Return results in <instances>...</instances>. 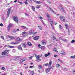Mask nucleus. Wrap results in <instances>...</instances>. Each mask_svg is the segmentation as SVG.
<instances>
[{
	"instance_id": "f257e3e1",
	"label": "nucleus",
	"mask_w": 75,
	"mask_h": 75,
	"mask_svg": "<svg viewBox=\"0 0 75 75\" xmlns=\"http://www.w3.org/2000/svg\"><path fill=\"white\" fill-rule=\"evenodd\" d=\"M9 50H5L4 51L2 52V55H4L5 57H7L8 56V53L9 52Z\"/></svg>"
},
{
	"instance_id": "f03ea898",
	"label": "nucleus",
	"mask_w": 75,
	"mask_h": 75,
	"mask_svg": "<svg viewBox=\"0 0 75 75\" xmlns=\"http://www.w3.org/2000/svg\"><path fill=\"white\" fill-rule=\"evenodd\" d=\"M59 18L63 22H65V18L62 16H59Z\"/></svg>"
},
{
	"instance_id": "7ed1b4c3",
	"label": "nucleus",
	"mask_w": 75,
	"mask_h": 75,
	"mask_svg": "<svg viewBox=\"0 0 75 75\" xmlns=\"http://www.w3.org/2000/svg\"><path fill=\"white\" fill-rule=\"evenodd\" d=\"M13 19L16 23H18V18L17 17V16H15L13 17Z\"/></svg>"
},
{
	"instance_id": "20e7f679",
	"label": "nucleus",
	"mask_w": 75,
	"mask_h": 75,
	"mask_svg": "<svg viewBox=\"0 0 75 75\" xmlns=\"http://www.w3.org/2000/svg\"><path fill=\"white\" fill-rule=\"evenodd\" d=\"M40 56L39 55H38L36 57V59H37L36 60V61H37V62H39V61H41V59H40Z\"/></svg>"
},
{
	"instance_id": "39448f33",
	"label": "nucleus",
	"mask_w": 75,
	"mask_h": 75,
	"mask_svg": "<svg viewBox=\"0 0 75 75\" xmlns=\"http://www.w3.org/2000/svg\"><path fill=\"white\" fill-rule=\"evenodd\" d=\"M28 32H23L21 34L22 35H24V34H25V37H26L28 35Z\"/></svg>"
},
{
	"instance_id": "423d86ee",
	"label": "nucleus",
	"mask_w": 75,
	"mask_h": 75,
	"mask_svg": "<svg viewBox=\"0 0 75 75\" xmlns=\"http://www.w3.org/2000/svg\"><path fill=\"white\" fill-rule=\"evenodd\" d=\"M46 41L45 40H42L41 41V43L42 45H46Z\"/></svg>"
},
{
	"instance_id": "0eeeda50",
	"label": "nucleus",
	"mask_w": 75,
	"mask_h": 75,
	"mask_svg": "<svg viewBox=\"0 0 75 75\" xmlns=\"http://www.w3.org/2000/svg\"><path fill=\"white\" fill-rule=\"evenodd\" d=\"M10 11H11V9L10 8L8 9L7 12L8 17H9V16H10Z\"/></svg>"
},
{
	"instance_id": "6e6552de",
	"label": "nucleus",
	"mask_w": 75,
	"mask_h": 75,
	"mask_svg": "<svg viewBox=\"0 0 75 75\" xmlns=\"http://www.w3.org/2000/svg\"><path fill=\"white\" fill-rule=\"evenodd\" d=\"M34 30H30V31L28 32V34H29V35H32V34L34 33Z\"/></svg>"
},
{
	"instance_id": "1a4fd4ad",
	"label": "nucleus",
	"mask_w": 75,
	"mask_h": 75,
	"mask_svg": "<svg viewBox=\"0 0 75 75\" xmlns=\"http://www.w3.org/2000/svg\"><path fill=\"white\" fill-rule=\"evenodd\" d=\"M40 36H37L34 37L33 40H38Z\"/></svg>"
},
{
	"instance_id": "9d476101",
	"label": "nucleus",
	"mask_w": 75,
	"mask_h": 75,
	"mask_svg": "<svg viewBox=\"0 0 75 75\" xmlns=\"http://www.w3.org/2000/svg\"><path fill=\"white\" fill-rule=\"evenodd\" d=\"M17 48L19 50L23 51V49L22 48V47H21V46L20 45H19Z\"/></svg>"
},
{
	"instance_id": "9b49d317",
	"label": "nucleus",
	"mask_w": 75,
	"mask_h": 75,
	"mask_svg": "<svg viewBox=\"0 0 75 75\" xmlns=\"http://www.w3.org/2000/svg\"><path fill=\"white\" fill-rule=\"evenodd\" d=\"M60 8H61L63 12H65V10H64V8L62 7V6L61 5L59 6Z\"/></svg>"
},
{
	"instance_id": "f8f14e48",
	"label": "nucleus",
	"mask_w": 75,
	"mask_h": 75,
	"mask_svg": "<svg viewBox=\"0 0 75 75\" xmlns=\"http://www.w3.org/2000/svg\"><path fill=\"white\" fill-rule=\"evenodd\" d=\"M60 54H61L62 55H65V52H64V51L63 50H62L60 52Z\"/></svg>"
},
{
	"instance_id": "ddd939ff",
	"label": "nucleus",
	"mask_w": 75,
	"mask_h": 75,
	"mask_svg": "<svg viewBox=\"0 0 75 75\" xmlns=\"http://www.w3.org/2000/svg\"><path fill=\"white\" fill-rule=\"evenodd\" d=\"M50 24H51L52 27V25H53V21L52 19L50 20Z\"/></svg>"
},
{
	"instance_id": "4468645a",
	"label": "nucleus",
	"mask_w": 75,
	"mask_h": 75,
	"mask_svg": "<svg viewBox=\"0 0 75 75\" xmlns=\"http://www.w3.org/2000/svg\"><path fill=\"white\" fill-rule=\"evenodd\" d=\"M50 70H51V68L47 69H46V72L47 73H48V72H49L50 71Z\"/></svg>"
},
{
	"instance_id": "2eb2a0df",
	"label": "nucleus",
	"mask_w": 75,
	"mask_h": 75,
	"mask_svg": "<svg viewBox=\"0 0 75 75\" xmlns=\"http://www.w3.org/2000/svg\"><path fill=\"white\" fill-rule=\"evenodd\" d=\"M53 51H55L56 52H57V53H58V51H57V48H53Z\"/></svg>"
},
{
	"instance_id": "dca6fc26",
	"label": "nucleus",
	"mask_w": 75,
	"mask_h": 75,
	"mask_svg": "<svg viewBox=\"0 0 75 75\" xmlns=\"http://www.w3.org/2000/svg\"><path fill=\"white\" fill-rule=\"evenodd\" d=\"M16 40L17 41H21L23 39H20V38H16Z\"/></svg>"
},
{
	"instance_id": "f3484780",
	"label": "nucleus",
	"mask_w": 75,
	"mask_h": 75,
	"mask_svg": "<svg viewBox=\"0 0 75 75\" xmlns=\"http://www.w3.org/2000/svg\"><path fill=\"white\" fill-rule=\"evenodd\" d=\"M52 61L50 60V61L49 63L48 64L49 67H50L51 65V64H52Z\"/></svg>"
},
{
	"instance_id": "a211bd4d",
	"label": "nucleus",
	"mask_w": 75,
	"mask_h": 75,
	"mask_svg": "<svg viewBox=\"0 0 75 75\" xmlns=\"http://www.w3.org/2000/svg\"><path fill=\"white\" fill-rule=\"evenodd\" d=\"M52 36L53 38V39L54 40H55V41H58V40L57 39V38H56L54 35H53Z\"/></svg>"
},
{
	"instance_id": "6ab92c4d",
	"label": "nucleus",
	"mask_w": 75,
	"mask_h": 75,
	"mask_svg": "<svg viewBox=\"0 0 75 75\" xmlns=\"http://www.w3.org/2000/svg\"><path fill=\"white\" fill-rule=\"evenodd\" d=\"M40 48L42 50H44L45 49V46H41L40 47Z\"/></svg>"
},
{
	"instance_id": "aec40b11",
	"label": "nucleus",
	"mask_w": 75,
	"mask_h": 75,
	"mask_svg": "<svg viewBox=\"0 0 75 75\" xmlns=\"http://www.w3.org/2000/svg\"><path fill=\"white\" fill-rule=\"evenodd\" d=\"M36 3L38 4H41L42 3V2L40 1H36Z\"/></svg>"
},
{
	"instance_id": "412c9836",
	"label": "nucleus",
	"mask_w": 75,
	"mask_h": 75,
	"mask_svg": "<svg viewBox=\"0 0 75 75\" xmlns=\"http://www.w3.org/2000/svg\"><path fill=\"white\" fill-rule=\"evenodd\" d=\"M27 44L29 46H31V45H32V44H31V42H27Z\"/></svg>"
},
{
	"instance_id": "4be33fe9",
	"label": "nucleus",
	"mask_w": 75,
	"mask_h": 75,
	"mask_svg": "<svg viewBox=\"0 0 75 75\" xmlns=\"http://www.w3.org/2000/svg\"><path fill=\"white\" fill-rule=\"evenodd\" d=\"M50 54H51V53H48V54H45V57H48V56L49 55H50Z\"/></svg>"
},
{
	"instance_id": "5701e85b",
	"label": "nucleus",
	"mask_w": 75,
	"mask_h": 75,
	"mask_svg": "<svg viewBox=\"0 0 75 75\" xmlns=\"http://www.w3.org/2000/svg\"><path fill=\"white\" fill-rule=\"evenodd\" d=\"M25 60L24 59H22L21 60V63H23V62L25 61Z\"/></svg>"
},
{
	"instance_id": "b1692460",
	"label": "nucleus",
	"mask_w": 75,
	"mask_h": 75,
	"mask_svg": "<svg viewBox=\"0 0 75 75\" xmlns=\"http://www.w3.org/2000/svg\"><path fill=\"white\" fill-rule=\"evenodd\" d=\"M38 27L39 30H42V27H41V26H38Z\"/></svg>"
},
{
	"instance_id": "393cba45",
	"label": "nucleus",
	"mask_w": 75,
	"mask_h": 75,
	"mask_svg": "<svg viewBox=\"0 0 75 75\" xmlns=\"http://www.w3.org/2000/svg\"><path fill=\"white\" fill-rule=\"evenodd\" d=\"M32 9L34 11H35V7L34 6H33L32 7Z\"/></svg>"
},
{
	"instance_id": "a878e982",
	"label": "nucleus",
	"mask_w": 75,
	"mask_h": 75,
	"mask_svg": "<svg viewBox=\"0 0 75 75\" xmlns=\"http://www.w3.org/2000/svg\"><path fill=\"white\" fill-rule=\"evenodd\" d=\"M13 24H9V25H8V27H11V26H12V25H13Z\"/></svg>"
},
{
	"instance_id": "bb28decb",
	"label": "nucleus",
	"mask_w": 75,
	"mask_h": 75,
	"mask_svg": "<svg viewBox=\"0 0 75 75\" xmlns=\"http://www.w3.org/2000/svg\"><path fill=\"white\" fill-rule=\"evenodd\" d=\"M14 46H9V48H14Z\"/></svg>"
},
{
	"instance_id": "cd10ccee",
	"label": "nucleus",
	"mask_w": 75,
	"mask_h": 75,
	"mask_svg": "<svg viewBox=\"0 0 75 75\" xmlns=\"http://www.w3.org/2000/svg\"><path fill=\"white\" fill-rule=\"evenodd\" d=\"M4 47L6 48V47H8V48H9V45H5L4 46Z\"/></svg>"
},
{
	"instance_id": "c85d7f7f",
	"label": "nucleus",
	"mask_w": 75,
	"mask_h": 75,
	"mask_svg": "<svg viewBox=\"0 0 75 75\" xmlns=\"http://www.w3.org/2000/svg\"><path fill=\"white\" fill-rule=\"evenodd\" d=\"M21 27L22 28H23V29H25V28H26V27L24 26H22Z\"/></svg>"
},
{
	"instance_id": "c756f323",
	"label": "nucleus",
	"mask_w": 75,
	"mask_h": 75,
	"mask_svg": "<svg viewBox=\"0 0 75 75\" xmlns=\"http://www.w3.org/2000/svg\"><path fill=\"white\" fill-rule=\"evenodd\" d=\"M60 66V65H59V64H56V67H57V68H59V67Z\"/></svg>"
},
{
	"instance_id": "7c9ffc66",
	"label": "nucleus",
	"mask_w": 75,
	"mask_h": 75,
	"mask_svg": "<svg viewBox=\"0 0 75 75\" xmlns=\"http://www.w3.org/2000/svg\"><path fill=\"white\" fill-rule=\"evenodd\" d=\"M59 27L60 29H62V26L61 25H59Z\"/></svg>"
},
{
	"instance_id": "2f4dec72",
	"label": "nucleus",
	"mask_w": 75,
	"mask_h": 75,
	"mask_svg": "<svg viewBox=\"0 0 75 75\" xmlns=\"http://www.w3.org/2000/svg\"><path fill=\"white\" fill-rule=\"evenodd\" d=\"M40 6H41V5H39L38 6H36V8H40Z\"/></svg>"
},
{
	"instance_id": "473e14b6",
	"label": "nucleus",
	"mask_w": 75,
	"mask_h": 75,
	"mask_svg": "<svg viewBox=\"0 0 75 75\" xmlns=\"http://www.w3.org/2000/svg\"><path fill=\"white\" fill-rule=\"evenodd\" d=\"M18 44H19V42H18L16 41L15 42V45Z\"/></svg>"
},
{
	"instance_id": "72a5a7b5",
	"label": "nucleus",
	"mask_w": 75,
	"mask_h": 75,
	"mask_svg": "<svg viewBox=\"0 0 75 75\" xmlns=\"http://www.w3.org/2000/svg\"><path fill=\"white\" fill-rule=\"evenodd\" d=\"M71 58H73V59H74V58H75V55L71 56Z\"/></svg>"
},
{
	"instance_id": "f704fd0d",
	"label": "nucleus",
	"mask_w": 75,
	"mask_h": 75,
	"mask_svg": "<svg viewBox=\"0 0 75 75\" xmlns=\"http://www.w3.org/2000/svg\"><path fill=\"white\" fill-rule=\"evenodd\" d=\"M34 74V72L33 71H31V74L32 75H33Z\"/></svg>"
},
{
	"instance_id": "c9c22d12",
	"label": "nucleus",
	"mask_w": 75,
	"mask_h": 75,
	"mask_svg": "<svg viewBox=\"0 0 75 75\" xmlns=\"http://www.w3.org/2000/svg\"><path fill=\"white\" fill-rule=\"evenodd\" d=\"M38 17H39V18H40V19H42V17H41V16L39 15Z\"/></svg>"
},
{
	"instance_id": "e433bc0d",
	"label": "nucleus",
	"mask_w": 75,
	"mask_h": 75,
	"mask_svg": "<svg viewBox=\"0 0 75 75\" xmlns=\"http://www.w3.org/2000/svg\"><path fill=\"white\" fill-rule=\"evenodd\" d=\"M15 59H20V57H16Z\"/></svg>"
},
{
	"instance_id": "4c0bfd02",
	"label": "nucleus",
	"mask_w": 75,
	"mask_h": 75,
	"mask_svg": "<svg viewBox=\"0 0 75 75\" xmlns=\"http://www.w3.org/2000/svg\"><path fill=\"white\" fill-rule=\"evenodd\" d=\"M65 25L66 27V29H68V27H67V26H68V25L67 24H65Z\"/></svg>"
},
{
	"instance_id": "58836bf2",
	"label": "nucleus",
	"mask_w": 75,
	"mask_h": 75,
	"mask_svg": "<svg viewBox=\"0 0 75 75\" xmlns=\"http://www.w3.org/2000/svg\"><path fill=\"white\" fill-rule=\"evenodd\" d=\"M58 60L59 61V62H61V63H63V62L61 61V60L60 59H58Z\"/></svg>"
},
{
	"instance_id": "ea45409f",
	"label": "nucleus",
	"mask_w": 75,
	"mask_h": 75,
	"mask_svg": "<svg viewBox=\"0 0 75 75\" xmlns=\"http://www.w3.org/2000/svg\"><path fill=\"white\" fill-rule=\"evenodd\" d=\"M75 42V40H73L71 41V43H74V42Z\"/></svg>"
},
{
	"instance_id": "a19ab883",
	"label": "nucleus",
	"mask_w": 75,
	"mask_h": 75,
	"mask_svg": "<svg viewBox=\"0 0 75 75\" xmlns=\"http://www.w3.org/2000/svg\"><path fill=\"white\" fill-rule=\"evenodd\" d=\"M62 41H64V42H66V39H62Z\"/></svg>"
},
{
	"instance_id": "79ce46f5",
	"label": "nucleus",
	"mask_w": 75,
	"mask_h": 75,
	"mask_svg": "<svg viewBox=\"0 0 75 75\" xmlns=\"http://www.w3.org/2000/svg\"><path fill=\"white\" fill-rule=\"evenodd\" d=\"M38 67H39L40 69H41V68H42V66L41 65H39Z\"/></svg>"
},
{
	"instance_id": "37998d69",
	"label": "nucleus",
	"mask_w": 75,
	"mask_h": 75,
	"mask_svg": "<svg viewBox=\"0 0 75 75\" xmlns=\"http://www.w3.org/2000/svg\"><path fill=\"white\" fill-rule=\"evenodd\" d=\"M47 16L48 17V18H50V16H49V14L47 13Z\"/></svg>"
},
{
	"instance_id": "c03bdc74",
	"label": "nucleus",
	"mask_w": 75,
	"mask_h": 75,
	"mask_svg": "<svg viewBox=\"0 0 75 75\" xmlns=\"http://www.w3.org/2000/svg\"><path fill=\"white\" fill-rule=\"evenodd\" d=\"M15 42H12L11 43V44L12 45H15Z\"/></svg>"
},
{
	"instance_id": "a18cd8bd",
	"label": "nucleus",
	"mask_w": 75,
	"mask_h": 75,
	"mask_svg": "<svg viewBox=\"0 0 75 75\" xmlns=\"http://www.w3.org/2000/svg\"><path fill=\"white\" fill-rule=\"evenodd\" d=\"M47 2H48L49 4H51V2H50V1H47Z\"/></svg>"
},
{
	"instance_id": "49530a36",
	"label": "nucleus",
	"mask_w": 75,
	"mask_h": 75,
	"mask_svg": "<svg viewBox=\"0 0 75 75\" xmlns=\"http://www.w3.org/2000/svg\"><path fill=\"white\" fill-rule=\"evenodd\" d=\"M10 27H8V26L7 27V30L8 31H10Z\"/></svg>"
},
{
	"instance_id": "de8ad7c7",
	"label": "nucleus",
	"mask_w": 75,
	"mask_h": 75,
	"mask_svg": "<svg viewBox=\"0 0 75 75\" xmlns=\"http://www.w3.org/2000/svg\"><path fill=\"white\" fill-rule=\"evenodd\" d=\"M18 3H19L20 4H22V3H21V2H20V1H18Z\"/></svg>"
},
{
	"instance_id": "09e8293b",
	"label": "nucleus",
	"mask_w": 75,
	"mask_h": 75,
	"mask_svg": "<svg viewBox=\"0 0 75 75\" xmlns=\"http://www.w3.org/2000/svg\"><path fill=\"white\" fill-rule=\"evenodd\" d=\"M4 69H5V68L4 67H3L1 68V70H4Z\"/></svg>"
},
{
	"instance_id": "8fccbe9b",
	"label": "nucleus",
	"mask_w": 75,
	"mask_h": 75,
	"mask_svg": "<svg viewBox=\"0 0 75 75\" xmlns=\"http://www.w3.org/2000/svg\"><path fill=\"white\" fill-rule=\"evenodd\" d=\"M8 37L9 38H12V37L8 35Z\"/></svg>"
},
{
	"instance_id": "3c124183",
	"label": "nucleus",
	"mask_w": 75,
	"mask_h": 75,
	"mask_svg": "<svg viewBox=\"0 0 75 75\" xmlns=\"http://www.w3.org/2000/svg\"><path fill=\"white\" fill-rule=\"evenodd\" d=\"M30 68H34V67L33 66H30L29 67Z\"/></svg>"
},
{
	"instance_id": "603ef678",
	"label": "nucleus",
	"mask_w": 75,
	"mask_h": 75,
	"mask_svg": "<svg viewBox=\"0 0 75 75\" xmlns=\"http://www.w3.org/2000/svg\"><path fill=\"white\" fill-rule=\"evenodd\" d=\"M32 58H33V56H31L30 57H29V59H32Z\"/></svg>"
},
{
	"instance_id": "864d4df0",
	"label": "nucleus",
	"mask_w": 75,
	"mask_h": 75,
	"mask_svg": "<svg viewBox=\"0 0 75 75\" xmlns=\"http://www.w3.org/2000/svg\"><path fill=\"white\" fill-rule=\"evenodd\" d=\"M45 66H48V64L46 63V64H45Z\"/></svg>"
},
{
	"instance_id": "5fc2aeb1",
	"label": "nucleus",
	"mask_w": 75,
	"mask_h": 75,
	"mask_svg": "<svg viewBox=\"0 0 75 75\" xmlns=\"http://www.w3.org/2000/svg\"><path fill=\"white\" fill-rule=\"evenodd\" d=\"M0 25L1 27H3V23H1L0 24Z\"/></svg>"
},
{
	"instance_id": "6e6d98bb",
	"label": "nucleus",
	"mask_w": 75,
	"mask_h": 75,
	"mask_svg": "<svg viewBox=\"0 0 75 75\" xmlns=\"http://www.w3.org/2000/svg\"><path fill=\"white\" fill-rule=\"evenodd\" d=\"M1 38H2V39H3V40H4V36H1Z\"/></svg>"
},
{
	"instance_id": "4d7b16f0",
	"label": "nucleus",
	"mask_w": 75,
	"mask_h": 75,
	"mask_svg": "<svg viewBox=\"0 0 75 75\" xmlns=\"http://www.w3.org/2000/svg\"><path fill=\"white\" fill-rule=\"evenodd\" d=\"M50 10H51V11H52L53 12H54V11H53V10L52 9H51V8H50Z\"/></svg>"
},
{
	"instance_id": "13d9d810",
	"label": "nucleus",
	"mask_w": 75,
	"mask_h": 75,
	"mask_svg": "<svg viewBox=\"0 0 75 75\" xmlns=\"http://www.w3.org/2000/svg\"><path fill=\"white\" fill-rule=\"evenodd\" d=\"M73 74H75V70H74L73 71Z\"/></svg>"
},
{
	"instance_id": "bf43d9fd",
	"label": "nucleus",
	"mask_w": 75,
	"mask_h": 75,
	"mask_svg": "<svg viewBox=\"0 0 75 75\" xmlns=\"http://www.w3.org/2000/svg\"><path fill=\"white\" fill-rule=\"evenodd\" d=\"M59 39L60 40H62V38H61V37H60Z\"/></svg>"
},
{
	"instance_id": "052dcab7",
	"label": "nucleus",
	"mask_w": 75,
	"mask_h": 75,
	"mask_svg": "<svg viewBox=\"0 0 75 75\" xmlns=\"http://www.w3.org/2000/svg\"><path fill=\"white\" fill-rule=\"evenodd\" d=\"M25 15L26 16H28V15L26 13H25Z\"/></svg>"
},
{
	"instance_id": "680f3d73",
	"label": "nucleus",
	"mask_w": 75,
	"mask_h": 75,
	"mask_svg": "<svg viewBox=\"0 0 75 75\" xmlns=\"http://www.w3.org/2000/svg\"><path fill=\"white\" fill-rule=\"evenodd\" d=\"M38 47H41V45H40V44H38Z\"/></svg>"
},
{
	"instance_id": "e2e57ef3",
	"label": "nucleus",
	"mask_w": 75,
	"mask_h": 75,
	"mask_svg": "<svg viewBox=\"0 0 75 75\" xmlns=\"http://www.w3.org/2000/svg\"><path fill=\"white\" fill-rule=\"evenodd\" d=\"M24 3L26 4H28V3L27 2H25Z\"/></svg>"
},
{
	"instance_id": "0e129e2a",
	"label": "nucleus",
	"mask_w": 75,
	"mask_h": 75,
	"mask_svg": "<svg viewBox=\"0 0 75 75\" xmlns=\"http://www.w3.org/2000/svg\"><path fill=\"white\" fill-rule=\"evenodd\" d=\"M23 45L24 47H26V45H25V44H24Z\"/></svg>"
},
{
	"instance_id": "69168bd1",
	"label": "nucleus",
	"mask_w": 75,
	"mask_h": 75,
	"mask_svg": "<svg viewBox=\"0 0 75 75\" xmlns=\"http://www.w3.org/2000/svg\"><path fill=\"white\" fill-rule=\"evenodd\" d=\"M37 32H35L34 33V34H37Z\"/></svg>"
},
{
	"instance_id": "338daca9",
	"label": "nucleus",
	"mask_w": 75,
	"mask_h": 75,
	"mask_svg": "<svg viewBox=\"0 0 75 75\" xmlns=\"http://www.w3.org/2000/svg\"><path fill=\"white\" fill-rule=\"evenodd\" d=\"M35 57H36V58H37V57L38 56L37 55H36V54H35Z\"/></svg>"
},
{
	"instance_id": "774afa93",
	"label": "nucleus",
	"mask_w": 75,
	"mask_h": 75,
	"mask_svg": "<svg viewBox=\"0 0 75 75\" xmlns=\"http://www.w3.org/2000/svg\"><path fill=\"white\" fill-rule=\"evenodd\" d=\"M2 75H7V74H2Z\"/></svg>"
}]
</instances>
